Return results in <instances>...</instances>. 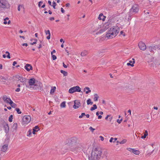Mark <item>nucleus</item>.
I'll return each mask as SVG.
<instances>
[{
	"label": "nucleus",
	"mask_w": 160,
	"mask_h": 160,
	"mask_svg": "<svg viewBox=\"0 0 160 160\" xmlns=\"http://www.w3.org/2000/svg\"><path fill=\"white\" fill-rule=\"evenodd\" d=\"M102 154V149L99 147L93 148L91 154V158L93 160H99Z\"/></svg>",
	"instance_id": "f257e3e1"
},
{
	"label": "nucleus",
	"mask_w": 160,
	"mask_h": 160,
	"mask_svg": "<svg viewBox=\"0 0 160 160\" xmlns=\"http://www.w3.org/2000/svg\"><path fill=\"white\" fill-rule=\"evenodd\" d=\"M120 28L117 27L110 28L108 31L106 36L108 39H111L115 37L119 31Z\"/></svg>",
	"instance_id": "f03ea898"
},
{
	"label": "nucleus",
	"mask_w": 160,
	"mask_h": 160,
	"mask_svg": "<svg viewBox=\"0 0 160 160\" xmlns=\"http://www.w3.org/2000/svg\"><path fill=\"white\" fill-rule=\"evenodd\" d=\"M139 10V6L137 5H134L130 10L129 13L132 14H135L137 13Z\"/></svg>",
	"instance_id": "7ed1b4c3"
},
{
	"label": "nucleus",
	"mask_w": 160,
	"mask_h": 160,
	"mask_svg": "<svg viewBox=\"0 0 160 160\" xmlns=\"http://www.w3.org/2000/svg\"><path fill=\"white\" fill-rule=\"evenodd\" d=\"M42 83L40 82L37 81L34 86L32 88L36 90H42Z\"/></svg>",
	"instance_id": "20e7f679"
},
{
	"label": "nucleus",
	"mask_w": 160,
	"mask_h": 160,
	"mask_svg": "<svg viewBox=\"0 0 160 160\" xmlns=\"http://www.w3.org/2000/svg\"><path fill=\"white\" fill-rule=\"evenodd\" d=\"M31 120V117L29 115H25L22 118V123L23 124H27Z\"/></svg>",
	"instance_id": "39448f33"
},
{
	"label": "nucleus",
	"mask_w": 160,
	"mask_h": 160,
	"mask_svg": "<svg viewBox=\"0 0 160 160\" xmlns=\"http://www.w3.org/2000/svg\"><path fill=\"white\" fill-rule=\"evenodd\" d=\"M79 139L76 137H73L71 139L72 144L77 146L76 147L77 148H79Z\"/></svg>",
	"instance_id": "423d86ee"
},
{
	"label": "nucleus",
	"mask_w": 160,
	"mask_h": 160,
	"mask_svg": "<svg viewBox=\"0 0 160 160\" xmlns=\"http://www.w3.org/2000/svg\"><path fill=\"white\" fill-rule=\"evenodd\" d=\"M76 92H80V88L79 86L73 87L69 90V92L71 93H73Z\"/></svg>",
	"instance_id": "0eeeda50"
},
{
	"label": "nucleus",
	"mask_w": 160,
	"mask_h": 160,
	"mask_svg": "<svg viewBox=\"0 0 160 160\" xmlns=\"http://www.w3.org/2000/svg\"><path fill=\"white\" fill-rule=\"evenodd\" d=\"M8 2L6 0H0V8H7Z\"/></svg>",
	"instance_id": "6e6552de"
},
{
	"label": "nucleus",
	"mask_w": 160,
	"mask_h": 160,
	"mask_svg": "<svg viewBox=\"0 0 160 160\" xmlns=\"http://www.w3.org/2000/svg\"><path fill=\"white\" fill-rule=\"evenodd\" d=\"M127 149L130 152H132L136 155H138L140 153V152L139 150H136L134 148H127Z\"/></svg>",
	"instance_id": "1a4fd4ad"
},
{
	"label": "nucleus",
	"mask_w": 160,
	"mask_h": 160,
	"mask_svg": "<svg viewBox=\"0 0 160 160\" xmlns=\"http://www.w3.org/2000/svg\"><path fill=\"white\" fill-rule=\"evenodd\" d=\"M37 81V80L34 78H32L29 80L28 84L30 86V88H33V87L34 86Z\"/></svg>",
	"instance_id": "9d476101"
},
{
	"label": "nucleus",
	"mask_w": 160,
	"mask_h": 160,
	"mask_svg": "<svg viewBox=\"0 0 160 160\" xmlns=\"http://www.w3.org/2000/svg\"><path fill=\"white\" fill-rule=\"evenodd\" d=\"M138 46L141 50L144 51L146 48V45L142 42H140L138 43Z\"/></svg>",
	"instance_id": "9b49d317"
},
{
	"label": "nucleus",
	"mask_w": 160,
	"mask_h": 160,
	"mask_svg": "<svg viewBox=\"0 0 160 160\" xmlns=\"http://www.w3.org/2000/svg\"><path fill=\"white\" fill-rule=\"evenodd\" d=\"M16 77L19 81H20L21 82L25 83L26 82V79L25 78H23L21 76L18 75L16 76Z\"/></svg>",
	"instance_id": "f8f14e48"
},
{
	"label": "nucleus",
	"mask_w": 160,
	"mask_h": 160,
	"mask_svg": "<svg viewBox=\"0 0 160 160\" xmlns=\"http://www.w3.org/2000/svg\"><path fill=\"white\" fill-rule=\"evenodd\" d=\"M28 71H29L30 70H32V66L29 64H27L24 67Z\"/></svg>",
	"instance_id": "ddd939ff"
},
{
	"label": "nucleus",
	"mask_w": 160,
	"mask_h": 160,
	"mask_svg": "<svg viewBox=\"0 0 160 160\" xmlns=\"http://www.w3.org/2000/svg\"><path fill=\"white\" fill-rule=\"evenodd\" d=\"M79 102L77 100H75L74 101V104L73 106V108L75 109L77 108L80 106Z\"/></svg>",
	"instance_id": "4468645a"
},
{
	"label": "nucleus",
	"mask_w": 160,
	"mask_h": 160,
	"mask_svg": "<svg viewBox=\"0 0 160 160\" xmlns=\"http://www.w3.org/2000/svg\"><path fill=\"white\" fill-rule=\"evenodd\" d=\"M45 32L46 35H48V36L46 37L47 39L48 40L51 37V33L50 31L49 30H45Z\"/></svg>",
	"instance_id": "2eb2a0df"
},
{
	"label": "nucleus",
	"mask_w": 160,
	"mask_h": 160,
	"mask_svg": "<svg viewBox=\"0 0 160 160\" xmlns=\"http://www.w3.org/2000/svg\"><path fill=\"white\" fill-rule=\"evenodd\" d=\"M4 129L6 133H8L9 131V128L8 124H6L4 125Z\"/></svg>",
	"instance_id": "dca6fc26"
},
{
	"label": "nucleus",
	"mask_w": 160,
	"mask_h": 160,
	"mask_svg": "<svg viewBox=\"0 0 160 160\" xmlns=\"http://www.w3.org/2000/svg\"><path fill=\"white\" fill-rule=\"evenodd\" d=\"M106 17L103 15L102 13H100L98 17V19L100 20H102L103 21H104Z\"/></svg>",
	"instance_id": "f3484780"
},
{
	"label": "nucleus",
	"mask_w": 160,
	"mask_h": 160,
	"mask_svg": "<svg viewBox=\"0 0 160 160\" xmlns=\"http://www.w3.org/2000/svg\"><path fill=\"white\" fill-rule=\"evenodd\" d=\"M39 130V127L38 126H35L33 129L32 133L33 134H36V132H37Z\"/></svg>",
	"instance_id": "a211bd4d"
},
{
	"label": "nucleus",
	"mask_w": 160,
	"mask_h": 160,
	"mask_svg": "<svg viewBox=\"0 0 160 160\" xmlns=\"http://www.w3.org/2000/svg\"><path fill=\"white\" fill-rule=\"evenodd\" d=\"M156 48V47L155 46H149V47L147 48V50L150 51L151 52L153 53V49L154 48Z\"/></svg>",
	"instance_id": "6ab92c4d"
},
{
	"label": "nucleus",
	"mask_w": 160,
	"mask_h": 160,
	"mask_svg": "<svg viewBox=\"0 0 160 160\" xmlns=\"http://www.w3.org/2000/svg\"><path fill=\"white\" fill-rule=\"evenodd\" d=\"M8 145L7 144H5L3 145L1 148L2 151L3 152L6 151L8 148Z\"/></svg>",
	"instance_id": "aec40b11"
},
{
	"label": "nucleus",
	"mask_w": 160,
	"mask_h": 160,
	"mask_svg": "<svg viewBox=\"0 0 160 160\" xmlns=\"http://www.w3.org/2000/svg\"><path fill=\"white\" fill-rule=\"evenodd\" d=\"M18 124L16 123H14L12 127V128L13 131L16 130L17 128Z\"/></svg>",
	"instance_id": "412c9836"
},
{
	"label": "nucleus",
	"mask_w": 160,
	"mask_h": 160,
	"mask_svg": "<svg viewBox=\"0 0 160 160\" xmlns=\"http://www.w3.org/2000/svg\"><path fill=\"white\" fill-rule=\"evenodd\" d=\"M88 52L87 51H84L81 53V55L82 56H84L87 55Z\"/></svg>",
	"instance_id": "4be33fe9"
},
{
	"label": "nucleus",
	"mask_w": 160,
	"mask_h": 160,
	"mask_svg": "<svg viewBox=\"0 0 160 160\" xmlns=\"http://www.w3.org/2000/svg\"><path fill=\"white\" fill-rule=\"evenodd\" d=\"M21 9H24V8L23 5L19 4L18 7V11H20Z\"/></svg>",
	"instance_id": "5701e85b"
},
{
	"label": "nucleus",
	"mask_w": 160,
	"mask_h": 160,
	"mask_svg": "<svg viewBox=\"0 0 160 160\" xmlns=\"http://www.w3.org/2000/svg\"><path fill=\"white\" fill-rule=\"evenodd\" d=\"M132 60H133L132 61V64H130V63H127V65L128 66H131L132 67H133L134 66V64L135 63V59L134 58H132Z\"/></svg>",
	"instance_id": "b1692460"
},
{
	"label": "nucleus",
	"mask_w": 160,
	"mask_h": 160,
	"mask_svg": "<svg viewBox=\"0 0 160 160\" xmlns=\"http://www.w3.org/2000/svg\"><path fill=\"white\" fill-rule=\"evenodd\" d=\"M94 100L95 101H97L98 100V99L99 98V97L97 94H95L94 95Z\"/></svg>",
	"instance_id": "393cba45"
},
{
	"label": "nucleus",
	"mask_w": 160,
	"mask_h": 160,
	"mask_svg": "<svg viewBox=\"0 0 160 160\" xmlns=\"http://www.w3.org/2000/svg\"><path fill=\"white\" fill-rule=\"evenodd\" d=\"M97 108V106L96 104H94L93 106V107H91L90 109V110L91 111H93L96 109Z\"/></svg>",
	"instance_id": "a878e982"
},
{
	"label": "nucleus",
	"mask_w": 160,
	"mask_h": 160,
	"mask_svg": "<svg viewBox=\"0 0 160 160\" xmlns=\"http://www.w3.org/2000/svg\"><path fill=\"white\" fill-rule=\"evenodd\" d=\"M66 106V102L65 101L62 102L60 104V107L62 108H64Z\"/></svg>",
	"instance_id": "bb28decb"
},
{
	"label": "nucleus",
	"mask_w": 160,
	"mask_h": 160,
	"mask_svg": "<svg viewBox=\"0 0 160 160\" xmlns=\"http://www.w3.org/2000/svg\"><path fill=\"white\" fill-rule=\"evenodd\" d=\"M87 104L88 105H92L93 104V102L91 101V100L89 98L87 100Z\"/></svg>",
	"instance_id": "cd10ccee"
},
{
	"label": "nucleus",
	"mask_w": 160,
	"mask_h": 160,
	"mask_svg": "<svg viewBox=\"0 0 160 160\" xmlns=\"http://www.w3.org/2000/svg\"><path fill=\"white\" fill-rule=\"evenodd\" d=\"M10 104L11 106L13 108H15L17 106L16 104L15 103H14L12 101L10 102Z\"/></svg>",
	"instance_id": "c85d7f7f"
},
{
	"label": "nucleus",
	"mask_w": 160,
	"mask_h": 160,
	"mask_svg": "<svg viewBox=\"0 0 160 160\" xmlns=\"http://www.w3.org/2000/svg\"><path fill=\"white\" fill-rule=\"evenodd\" d=\"M32 133V130H29L28 132L27 133V136L28 137H30L31 136Z\"/></svg>",
	"instance_id": "c756f323"
},
{
	"label": "nucleus",
	"mask_w": 160,
	"mask_h": 160,
	"mask_svg": "<svg viewBox=\"0 0 160 160\" xmlns=\"http://www.w3.org/2000/svg\"><path fill=\"white\" fill-rule=\"evenodd\" d=\"M127 140L126 139H123L122 141H121L120 142H119V141H117V142H119L121 144H123L125 143L126 142Z\"/></svg>",
	"instance_id": "7c9ffc66"
},
{
	"label": "nucleus",
	"mask_w": 160,
	"mask_h": 160,
	"mask_svg": "<svg viewBox=\"0 0 160 160\" xmlns=\"http://www.w3.org/2000/svg\"><path fill=\"white\" fill-rule=\"evenodd\" d=\"M105 31V29H101L99 31L97 32L96 33V34H98L101 33H102V32H104Z\"/></svg>",
	"instance_id": "2f4dec72"
},
{
	"label": "nucleus",
	"mask_w": 160,
	"mask_h": 160,
	"mask_svg": "<svg viewBox=\"0 0 160 160\" xmlns=\"http://www.w3.org/2000/svg\"><path fill=\"white\" fill-rule=\"evenodd\" d=\"M56 89V87H52V88L51 90L50 93L51 94H52V93H53L55 91V90Z\"/></svg>",
	"instance_id": "473e14b6"
},
{
	"label": "nucleus",
	"mask_w": 160,
	"mask_h": 160,
	"mask_svg": "<svg viewBox=\"0 0 160 160\" xmlns=\"http://www.w3.org/2000/svg\"><path fill=\"white\" fill-rule=\"evenodd\" d=\"M60 72L64 76H66L67 75V72L66 71L62 70H61Z\"/></svg>",
	"instance_id": "72a5a7b5"
},
{
	"label": "nucleus",
	"mask_w": 160,
	"mask_h": 160,
	"mask_svg": "<svg viewBox=\"0 0 160 160\" xmlns=\"http://www.w3.org/2000/svg\"><path fill=\"white\" fill-rule=\"evenodd\" d=\"M12 101L11 100L10 98H8L6 100L5 102H6L7 103L10 104V102H11Z\"/></svg>",
	"instance_id": "f704fd0d"
},
{
	"label": "nucleus",
	"mask_w": 160,
	"mask_h": 160,
	"mask_svg": "<svg viewBox=\"0 0 160 160\" xmlns=\"http://www.w3.org/2000/svg\"><path fill=\"white\" fill-rule=\"evenodd\" d=\"M12 115H11L9 118L8 121L10 122H12Z\"/></svg>",
	"instance_id": "c9c22d12"
},
{
	"label": "nucleus",
	"mask_w": 160,
	"mask_h": 160,
	"mask_svg": "<svg viewBox=\"0 0 160 160\" xmlns=\"http://www.w3.org/2000/svg\"><path fill=\"white\" fill-rule=\"evenodd\" d=\"M52 4H53V5H52V6H53V8L54 9H56L55 7L57 5L56 3L55 2L53 1L52 2Z\"/></svg>",
	"instance_id": "e433bc0d"
},
{
	"label": "nucleus",
	"mask_w": 160,
	"mask_h": 160,
	"mask_svg": "<svg viewBox=\"0 0 160 160\" xmlns=\"http://www.w3.org/2000/svg\"><path fill=\"white\" fill-rule=\"evenodd\" d=\"M16 110L17 111V113L18 114H21L22 112L20 111V109L19 108H16Z\"/></svg>",
	"instance_id": "4c0bfd02"
},
{
	"label": "nucleus",
	"mask_w": 160,
	"mask_h": 160,
	"mask_svg": "<svg viewBox=\"0 0 160 160\" xmlns=\"http://www.w3.org/2000/svg\"><path fill=\"white\" fill-rule=\"evenodd\" d=\"M6 53L8 54L7 56V58H9V59L10 58H11V57H10V53H9V52L8 51H6Z\"/></svg>",
	"instance_id": "58836bf2"
},
{
	"label": "nucleus",
	"mask_w": 160,
	"mask_h": 160,
	"mask_svg": "<svg viewBox=\"0 0 160 160\" xmlns=\"http://www.w3.org/2000/svg\"><path fill=\"white\" fill-rule=\"evenodd\" d=\"M8 98L6 96H4L3 97V100H4V101H5L6 100H7Z\"/></svg>",
	"instance_id": "ea45409f"
},
{
	"label": "nucleus",
	"mask_w": 160,
	"mask_h": 160,
	"mask_svg": "<svg viewBox=\"0 0 160 160\" xmlns=\"http://www.w3.org/2000/svg\"><path fill=\"white\" fill-rule=\"evenodd\" d=\"M34 42L32 43H31V44L32 45H33L35 44H36L37 43V40L36 39H34Z\"/></svg>",
	"instance_id": "a19ab883"
},
{
	"label": "nucleus",
	"mask_w": 160,
	"mask_h": 160,
	"mask_svg": "<svg viewBox=\"0 0 160 160\" xmlns=\"http://www.w3.org/2000/svg\"><path fill=\"white\" fill-rule=\"evenodd\" d=\"M9 19V18H5L4 19V24H7V21H6V20H8Z\"/></svg>",
	"instance_id": "79ce46f5"
},
{
	"label": "nucleus",
	"mask_w": 160,
	"mask_h": 160,
	"mask_svg": "<svg viewBox=\"0 0 160 160\" xmlns=\"http://www.w3.org/2000/svg\"><path fill=\"white\" fill-rule=\"evenodd\" d=\"M122 120V118L120 120L118 119L117 120V122L119 124L120 123Z\"/></svg>",
	"instance_id": "37998d69"
},
{
	"label": "nucleus",
	"mask_w": 160,
	"mask_h": 160,
	"mask_svg": "<svg viewBox=\"0 0 160 160\" xmlns=\"http://www.w3.org/2000/svg\"><path fill=\"white\" fill-rule=\"evenodd\" d=\"M52 56L53 60H55V59H56L57 57L55 55H52Z\"/></svg>",
	"instance_id": "c03bdc74"
},
{
	"label": "nucleus",
	"mask_w": 160,
	"mask_h": 160,
	"mask_svg": "<svg viewBox=\"0 0 160 160\" xmlns=\"http://www.w3.org/2000/svg\"><path fill=\"white\" fill-rule=\"evenodd\" d=\"M89 129L92 132H93V131L95 130V129L93 128L92 127H90L89 128Z\"/></svg>",
	"instance_id": "a18cd8bd"
},
{
	"label": "nucleus",
	"mask_w": 160,
	"mask_h": 160,
	"mask_svg": "<svg viewBox=\"0 0 160 160\" xmlns=\"http://www.w3.org/2000/svg\"><path fill=\"white\" fill-rule=\"evenodd\" d=\"M103 155H104L106 157H107L108 153L107 151H105L103 152Z\"/></svg>",
	"instance_id": "49530a36"
},
{
	"label": "nucleus",
	"mask_w": 160,
	"mask_h": 160,
	"mask_svg": "<svg viewBox=\"0 0 160 160\" xmlns=\"http://www.w3.org/2000/svg\"><path fill=\"white\" fill-rule=\"evenodd\" d=\"M43 3V2L42 1H40L39 2L38 4V6L39 7H40L41 6V4H42Z\"/></svg>",
	"instance_id": "de8ad7c7"
},
{
	"label": "nucleus",
	"mask_w": 160,
	"mask_h": 160,
	"mask_svg": "<svg viewBox=\"0 0 160 160\" xmlns=\"http://www.w3.org/2000/svg\"><path fill=\"white\" fill-rule=\"evenodd\" d=\"M91 120L92 121H94L96 119V118H94L93 116H92L91 118Z\"/></svg>",
	"instance_id": "09e8293b"
},
{
	"label": "nucleus",
	"mask_w": 160,
	"mask_h": 160,
	"mask_svg": "<svg viewBox=\"0 0 160 160\" xmlns=\"http://www.w3.org/2000/svg\"><path fill=\"white\" fill-rule=\"evenodd\" d=\"M147 136V135L144 134V135L142 136L141 138H145Z\"/></svg>",
	"instance_id": "8fccbe9b"
},
{
	"label": "nucleus",
	"mask_w": 160,
	"mask_h": 160,
	"mask_svg": "<svg viewBox=\"0 0 160 160\" xmlns=\"http://www.w3.org/2000/svg\"><path fill=\"white\" fill-rule=\"evenodd\" d=\"M20 90V88H18L16 89L15 91L17 92H19Z\"/></svg>",
	"instance_id": "3c124183"
},
{
	"label": "nucleus",
	"mask_w": 160,
	"mask_h": 160,
	"mask_svg": "<svg viewBox=\"0 0 160 160\" xmlns=\"http://www.w3.org/2000/svg\"><path fill=\"white\" fill-rule=\"evenodd\" d=\"M99 138H100V139L102 141H103L104 140V138L102 136H100Z\"/></svg>",
	"instance_id": "603ef678"
},
{
	"label": "nucleus",
	"mask_w": 160,
	"mask_h": 160,
	"mask_svg": "<svg viewBox=\"0 0 160 160\" xmlns=\"http://www.w3.org/2000/svg\"><path fill=\"white\" fill-rule=\"evenodd\" d=\"M22 45L23 46H25L26 47H27L28 46V44L27 43H23L22 44Z\"/></svg>",
	"instance_id": "864d4df0"
},
{
	"label": "nucleus",
	"mask_w": 160,
	"mask_h": 160,
	"mask_svg": "<svg viewBox=\"0 0 160 160\" xmlns=\"http://www.w3.org/2000/svg\"><path fill=\"white\" fill-rule=\"evenodd\" d=\"M84 115H85V113L83 112V113H82V114H81V118H82V117L83 116H84Z\"/></svg>",
	"instance_id": "5fc2aeb1"
},
{
	"label": "nucleus",
	"mask_w": 160,
	"mask_h": 160,
	"mask_svg": "<svg viewBox=\"0 0 160 160\" xmlns=\"http://www.w3.org/2000/svg\"><path fill=\"white\" fill-rule=\"evenodd\" d=\"M61 12L62 13H63L64 12V10L63 9V8H61Z\"/></svg>",
	"instance_id": "6e6d98bb"
},
{
	"label": "nucleus",
	"mask_w": 160,
	"mask_h": 160,
	"mask_svg": "<svg viewBox=\"0 0 160 160\" xmlns=\"http://www.w3.org/2000/svg\"><path fill=\"white\" fill-rule=\"evenodd\" d=\"M114 138L112 137L111 138L110 140H109V142H112V140H113V139Z\"/></svg>",
	"instance_id": "4d7b16f0"
},
{
	"label": "nucleus",
	"mask_w": 160,
	"mask_h": 160,
	"mask_svg": "<svg viewBox=\"0 0 160 160\" xmlns=\"http://www.w3.org/2000/svg\"><path fill=\"white\" fill-rule=\"evenodd\" d=\"M91 90H88L87 91H86V93L88 94L89 92H91Z\"/></svg>",
	"instance_id": "13d9d810"
},
{
	"label": "nucleus",
	"mask_w": 160,
	"mask_h": 160,
	"mask_svg": "<svg viewBox=\"0 0 160 160\" xmlns=\"http://www.w3.org/2000/svg\"><path fill=\"white\" fill-rule=\"evenodd\" d=\"M110 116V115H107V116L106 117L105 119L106 120H107L108 118Z\"/></svg>",
	"instance_id": "bf43d9fd"
},
{
	"label": "nucleus",
	"mask_w": 160,
	"mask_h": 160,
	"mask_svg": "<svg viewBox=\"0 0 160 160\" xmlns=\"http://www.w3.org/2000/svg\"><path fill=\"white\" fill-rule=\"evenodd\" d=\"M17 63V62H16V61H14L13 62V64H12V65L13 66H15V65Z\"/></svg>",
	"instance_id": "052dcab7"
},
{
	"label": "nucleus",
	"mask_w": 160,
	"mask_h": 160,
	"mask_svg": "<svg viewBox=\"0 0 160 160\" xmlns=\"http://www.w3.org/2000/svg\"><path fill=\"white\" fill-rule=\"evenodd\" d=\"M66 6L67 7H69L70 6V4L69 3H67L66 4Z\"/></svg>",
	"instance_id": "680f3d73"
},
{
	"label": "nucleus",
	"mask_w": 160,
	"mask_h": 160,
	"mask_svg": "<svg viewBox=\"0 0 160 160\" xmlns=\"http://www.w3.org/2000/svg\"><path fill=\"white\" fill-rule=\"evenodd\" d=\"M48 2L50 5L52 6V2L51 1H48Z\"/></svg>",
	"instance_id": "e2e57ef3"
},
{
	"label": "nucleus",
	"mask_w": 160,
	"mask_h": 160,
	"mask_svg": "<svg viewBox=\"0 0 160 160\" xmlns=\"http://www.w3.org/2000/svg\"><path fill=\"white\" fill-rule=\"evenodd\" d=\"M63 67L64 68H67V66L64 63H63Z\"/></svg>",
	"instance_id": "0e129e2a"
},
{
	"label": "nucleus",
	"mask_w": 160,
	"mask_h": 160,
	"mask_svg": "<svg viewBox=\"0 0 160 160\" xmlns=\"http://www.w3.org/2000/svg\"><path fill=\"white\" fill-rule=\"evenodd\" d=\"M98 116V119H100L102 118V116L101 115H99Z\"/></svg>",
	"instance_id": "69168bd1"
},
{
	"label": "nucleus",
	"mask_w": 160,
	"mask_h": 160,
	"mask_svg": "<svg viewBox=\"0 0 160 160\" xmlns=\"http://www.w3.org/2000/svg\"><path fill=\"white\" fill-rule=\"evenodd\" d=\"M56 52V51L55 50H53V51L51 52V55H53V53Z\"/></svg>",
	"instance_id": "338daca9"
},
{
	"label": "nucleus",
	"mask_w": 160,
	"mask_h": 160,
	"mask_svg": "<svg viewBox=\"0 0 160 160\" xmlns=\"http://www.w3.org/2000/svg\"><path fill=\"white\" fill-rule=\"evenodd\" d=\"M54 19V18L53 17H51L50 18V20L51 21L53 20Z\"/></svg>",
	"instance_id": "774afa93"
}]
</instances>
